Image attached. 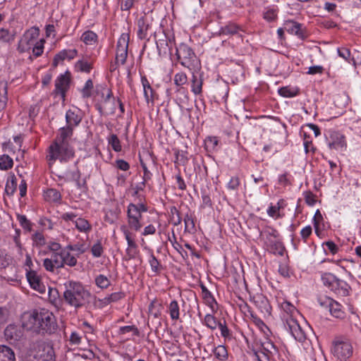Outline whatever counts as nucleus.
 <instances>
[{
  "label": "nucleus",
  "instance_id": "nucleus-1",
  "mask_svg": "<svg viewBox=\"0 0 361 361\" xmlns=\"http://www.w3.org/2000/svg\"><path fill=\"white\" fill-rule=\"evenodd\" d=\"M22 325L27 330L38 334H54L57 329L54 315L49 311L42 309L25 312L21 317Z\"/></svg>",
  "mask_w": 361,
  "mask_h": 361
},
{
  "label": "nucleus",
  "instance_id": "nucleus-2",
  "mask_svg": "<svg viewBox=\"0 0 361 361\" xmlns=\"http://www.w3.org/2000/svg\"><path fill=\"white\" fill-rule=\"evenodd\" d=\"M73 128L67 126L59 129L55 141L49 147L47 159L49 161L59 159L61 161H68L74 156V151L69 145L68 138L73 135Z\"/></svg>",
  "mask_w": 361,
  "mask_h": 361
},
{
  "label": "nucleus",
  "instance_id": "nucleus-3",
  "mask_svg": "<svg viewBox=\"0 0 361 361\" xmlns=\"http://www.w3.org/2000/svg\"><path fill=\"white\" fill-rule=\"evenodd\" d=\"M66 290L63 298L66 303L75 308H79L89 302L91 293L80 282L68 281L64 284Z\"/></svg>",
  "mask_w": 361,
  "mask_h": 361
},
{
  "label": "nucleus",
  "instance_id": "nucleus-4",
  "mask_svg": "<svg viewBox=\"0 0 361 361\" xmlns=\"http://www.w3.org/2000/svg\"><path fill=\"white\" fill-rule=\"evenodd\" d=\"M331 352L338 361H346L353 355V346L347 339L336 338L332 342Z\"/></svg>",
  "mask_w": 361,
  "mask_h": 361
},
{
  "label": "nucleus",
  "instance_id": "nucleus-5",
  "mask_svg": "<svg viewBox=\"0 0 361 361\" xmlns=\"http://www.w3.org/2000/svg\"><path fill=\"white\" fill-rule=\"evenodd\" d=\"M176 54L182 66L190 70L194 68L196 56L193 50L188 44L185 43L179 44V46L176 47Z\"/></svg>",
  "mask_w": 361,
  "mask_h": 361
},
{
  "label": "nucleus",
  "instance_id": "nucleus-6",
  "mask_svg": "<svg viewBox=\"0 0 361 361\" xmlns=\"http://www.w3.org/2000/svg\"><path fill=\"white\" fill-rule=\"evenodd\" d=\"M284 328L288 331L293 337L299 342H304L306 339V334L302 329L297 320L290 315L284 317L283 322Z\"/></svg>",
  "mask_w": 361,
  "mask_h": 361
},
{
  "label": "nucleus",
  "instance_id": "nucleus-7",
  "mask_svg": "<svg viewBox=\"0 0 361 361\" xmlns=\"http://www.w3.org/2000/svg\"><path fill=\"white\" fill-rule=\"evenodd\" d=\"M284 328L288 331L293 337L299 342H304L306 339V334L302 329L297 320L290 315L284 317L283 322Z\"/></svg>",
  "mask_w": 361,
  "mask_h": 361
},
{
  "label": "nucleus",
  "instance_id": "nucleus-8",
  "mask_svg": "<svg viewBox=\"0 0 361 361\" xmlns=\"http://www.w3.org/2000/svg\"><path fill=\"white\" fill-rule=\"evenodd\" d=\"M39 35V30L36 27H32L27 30L20 38L18 50L20 53H23L30 50L32 46L34 44L35 40L37 39Z\"/></svg>",
  "mask_w": 361,
  "mask_h": 361
},
{
  "label": "nucleus",
  "instance_id": "nucleus-9",
  "mask_svg": "<svg viewBox=\"0 0 361 361\" xmlns=\"http://www.w3.org/2000/svg\"><path fill=\"white\" fill-rule=\"evenodd\" d=\"M318 302L322 307H328L331 314L338 319H342L345 317V312L342 310V305L327 296H319L317 298Z\"/></svg>",
  "mask_w": 361,
  "mask_h": 361
},
{
  "label": "nucleus",
  "instance_id": "nucleus-10",
  "mask_svg": "<svg viewBox=\"0 0 361 361\" xmlns=\"http://www.w3.org/2000/svg\"><path fill=\"white\" fill-rule=\"evenodd\" d=\"M137 36L140 39H146L153 32L154 21L151 14L145 13L137 20Z\"/></svg>",
  "mask_w": 361,
  "mask_h": 361
},
{
  "label": "nucleus",
  "instance_id": "nucleus-11",
  "mask_svg": "<svg viewBox=\"0 0 361 361\" xmlns=\"http://www.w3.org/2000/svg\"><path fill=\"white\" fill-rule=\"evenodd\" d=\"M71 82V73L70 71H66L63 74H61L55 80V90L54 93L55 94L61 95L62 99L64 101L66 94L70 88Z\"/></svg>",
  "mask_w": 361,
  "mask_h": 361
},
{
  "label": "nucleus",
  "instance_id": "nucleus-12",
  "mask_svg": "<svg viewBox=\"0 0 361 361\" xmlns=\"http://www.w3.org/2000/svg\"><path fill=\"white\" fill-rule=\"evenodd\" d=\"M128 224L130 229L138 231L142 228L140 220L142 212L136 207L135 204L130 203L127 209Z\"/></svg>",
  "mask_w": 361,
  "mask_h": 361
},
{
  "label": "nucleus",
  "instance_id": "nucleus-13",
  "mask_svg": "<svg viewBox=\"0 0 361 361\" xmlns=\"http://www.w3.org/2000/svg\"><path fill=\"white\" fill-rule=\"evenodd\" d=\"M25 270L26 277L30 287L40 293H44L46 290V287L42 282L40 276L34 270L27 269Z\"/></svg>",
  "mask_w": 361,
  "mask_h": 361
},
{
  "label": "nucleus",
  "instance_id": "nucleus-14",
  "mask_svg": "<svg viewBox=\"0 0 361 361\" xmlns=\"http://www.w3.org/2000/svg\"><path fill=\"white\" fill-rule=\"evenodd\" d=\"M301 27V24L293 20H287L284 23V29L288 32L295 35L299 38L304 39L306 38L307 35Z\"/></svg>",
  "mask_w": 361,
  "mask_h": 361
},
{
  "label": "nucleus",
  "instance_id": "nucleus-15",
  "mask_svg": "<svg viewBox=\"0 0 361 361\" xmlns=\"http://www.w3.org/2000/svg\"><path fill=\"white\" fill-rule=\"evenodd\" d=\"M141 82L143 86L144 96L147 105L153 106L155 99V92L151 87L145 76L142 77Z\"/></svg>",
  "mask_w": 361,
  "mask_h": 361
},
{
  "label": "nucleus",
  "instance_id": "nucleus-16",
  "mask_svg": "<svg viewBox=\"0 0 361 361\" xmlns=\"http://www.w3.org/2000/svg\"><path fill=\"white\" fill-rule=\"evenodd\" d=\"M78 54V51L76 49H64L55 55L53 60V66L56 67L59 63V61H63L65 59L71 60L75 57Z\"/></svg>",
  "mask_w": 361,
  "mask_h": 361
},
{
  "label": "nucleus",
  "instance_id": "nucleus-17",
  "mask_svg": "<svg viewBox=\"0 0 361 361\" xmlns=\"http://www.w3.org/2000/svg\"><path fill=\"white\" fill-rule=\"evenodd\" d=\"M124 235L128 243L126 255L128 257V259H134L138 253L137 246L135 242L132 239L130 233L128 230H124Z\"/></svg>",
  "mask_w": 361,
  "mask_h": 361
},
{
  "label": "nucleus",
  "instance_id": "nucleus-18",
  "mask_svg": "<svg viewBox=\"0 0 361 361\" xmlns=\"http://www.w3.org/2000/svg\"><path fill=\"white\" fill-rule=\"evenodd\" d=\"M82 121V116L78 110L69 109L66 114V121L67 126L74 128L78 126Z\"/></svg>",
  "mask_w": 361,
  "mask_h": 361
},
{
  "label": "nucleus",
  "instance_id": "nucleus-19",
  "mask_svg": "<svg viewBox=\"0 0 361 361\" xmlns=\"http://www.w3.org/2000/svg\"><path fill=\"white\" fill-rule=\"evenodd\" d=\"M331 141L329 142V147L330 149H338L345 147L346 143L345 137L336 132H334L331 135Z\"/></svg>",
  "mask_w": 361,
  "mask_h": 361
},
{
  "label": "nucleus",
  "instance_id": "nucleus-20",
  "mask_svg": "<svg viewBox=\"0 0 361 361\" xmlns=\"http://www.w3.org/2000/svg\"><path fill=\"white\" fill-rule=\"evenodd\" d=\"M4 335L8 340L16 341L20 340L23 334L17 326L10 324L5 329Z\"/></svg>",
  "mask_w": 361,
  "mask_h": 361
},
{
  "label": "nucleus",
  "instance_id": "nucleus-21",
  "mask_svg": "<svg viewBox=\"0 0 361 361\" xmlns=\"http://www.w3.org/2000/svg\"><path fill=\"white\" fill-rule=\"evenodd\" d=\"M201 289L202 293V298L205 300L206 303L212 308L213 312H216L217 310V307H214V305L217 306V303L211 292L204 286L201 285Z\"/></svg>",
  "mask_w": 361,
  "mask_h": 361
},
{
  "label": "nucleus",
  "instance_id": "nucleus-22",
  "mask_svg": "<svg viewBox=\"0 0 361 361\" xmlns=\"http://www.w3.org/2000/svg\"><path fill=\"white\" fill-rule=\"evenodd\" d=\"M348 284L336 277L334 286L331 288V290L335 292L337 294H341L342 295H347L348 294Z\"/></svg>",
  "mask_w": 361,
  "mask_h": 361
},
{
  "label": "nucleus",
  "instance_id": "nucleus-23",
  "mask_svg": "<svg viewBox=\"0 0 361 361\" xmlns=\"http://www.w3.org/2000/svg\"><path fill=\"white\" fill-rule=\"evenodd\" d=\"M16 357L11 348L6 345H0V361H15Z\"/></svg>",
  "mask_w": 361,
  "mask_h": 361
},
{
  "label": "nucleus",
  "instance_id": "nucleus-24",
  "mask_svg": "<svg viewBox=\"0 0 361 361\" xmlns=\"http://www.w3.org/2000/svg\"><path fill=\"white\" fill-rule=\"evenodd\" d=\"M161 305L157 302L155 300H152L148 307L149 315L148 319H158L161 315L160 312Z\"/></svg>",
  "mask_w": 361,
  "mask_h": 361
},
{
  "label": "nucleus",
  "instance_id": "nucleus-25",
  "mask_svg": "<svg viewBox=\"0 0 361 361\" xmlns=\"http://www.w3.org/2000/svg\"><path fill=\"white\" fill-rule=\"evenodd\" d=\"M240 30V28L236 24L230 23L228 25L221 27L219 31V35H233L237 34Z\"/></svg>",
  "mask_w": 361,
  "mask_h": 361
},
{
  "label": "nucleus",
  "instance_id": "nucleus-26",
  "mask_svg": "<svg viewBox=\"0 0 361 361\" xmlns=\"http://www.w3.org/2000/svg\"><path fill=\"white\" fill-rule=\"evenodd\" d=\"M75 68L79 71L88 73L92 69V62L83 58L75 63Z\"/></svg>",
  "mask_w": 361,
  "mask_h": 361
},
{
  "label": "nucleus",
  "instance_id": "nucleus-27",
  "mask_svg": "<svg viewBox=\"0 0 361 361\" xmlns=\"http://www.w3.org/2000/svg\"><path fill=\"white\" fill-rule=\"evenodd\" d=\"M185 231L194 233L196 231L195 218L192 214L187 213L184 216Z\"/></svg>",
  "mask_w": 361,
  "mask_h": 361
},
{
  "label": "nucleus",
  "instance_id": "nucleus-28",
  "mask_svg": "<svg viewBox=\"0 0 361 361\" xmlns=\"http://www.w3.org/2000/svg\"><path fill=\"white\" fill-rule=\"evenodd\" d=\"M81 40L87 45H94L97 42V35L93 31L87 30L82 35Z\"/></svg>",
  "mask_w": 361,
  "mask_h": 361
},
{
  "label": "nucleus",
  "instance_id": "nucleus-29",
  "mask_svg": "<svg viewBox=\"0 0 361 361\" xmlns=\"http://www.w3.org/2000/svg\"><path fill=\"white\" fill-rule=\"evenodd\" d=\"M62 256H63V267L64 265H68L69 267H74L77 264L78 260L76 257L72 255L69 251L66 249L62 250Z\"/></svg>",
  "mask_w": 361,
  "mask_h": 361
},
{
  "label": "nucleus",
  "instance_id": "nucleus-30",
  "mask_svg": "<svg viewBox=\"0 0 361 361\" xmlns=\"http://www.w3.org/2000/svg\"><path fill=\"white\" fill-rule=\"evenodd\" d=\"M169 312L173 320H178L180 318V308L176 300H173L169 305Z\"/></svg>",
  "mask_w": 361,
  "mask_h": 361
},
{
  "label": "nucleus",
  "instance_id": "nucleus-31",
  "mask_svg": "<svg viewBox=\"0 0 361 361\" xmlns=\"http://www.w3.org/2000/svg\"><path fill=\"white\" fill-rule=\"evenodd\" d=\"M75 225L77 229H78L80 232L87 233L89 232L92 228V226L88 221L83 218H78L75 221Z\"/></svg>",
  "mask_w": 361,
  "mask_h": 361
},
{
  "label": "nucleus",
  "instance_id": "nucleus-32",
  "mask_svg": "<svg viewBox=\"0 0 361 361\" xmlns=\"http://www.w3.org/2000/svg\"><path fill=\"white\" fill-rule=\"evenodd\" d=\"M44 198L49 202H58L61 200V195L57 190L50 188L44 192Z\"/></svg>",
  "mask_w": 361,
  "mask_h": 361
},
{
  "label": "nucleus",
  "instance_id": "nucleus-33",
  "mask_svg": "<svg viewBox=\"0 0 361 361\" xmlns=\"http://www.w3.org/2000/svg\"><path fill=\"white\" fill-rule=\"evenodd\" d=\"M220 322L221 321H218L214 316L210 314H206L204 319V324L212 330H215Z\"/></svg>",
  "mask_w": 361,
  "mask_h": 361
},
{
  "label": "nucleus",
  "instance_id": "nucleus-34",
  "mask_svg": "<svg viewBox=\"0 0 361 361\" xmlns=\"http://www.w3.org/2000/svg\"><path fill=\"white\" fill-rule=\"evenodd\" d=\"M157 47L160 56L166 55L167 54L170 49L169 47V43L166 37H164V39H160L157 42Z\"/></svg>",
  "mask_w": 361,
  "mask_h": 361
},
{
  "label": "nucleus",
  "instance_id": "nucleus-35",
  "mask_svg": "<svg viewBox=\"0 0 361 361\" xmlns=\"http://www.w3.org/2000/svg\"><path fill=\"white\" fill-rule=\"evenodd\" d=\"M170 221L174 226H178L182 221L180 214L174 206L170 209Z\"/></svg>",
  "mask_w": 361,
  "mask_h": 361
},
{
  "label": "nucleus",
  "instance_id": "nucleus-36",
  "mask_svg": "<svg viewBox=\"0 0 361 361\" xmlns=\"http://www.w3.org/2000/svg\"><path fill=\"white\" fill-rule=\"evenodd\" d=\"M15 39V32H11L5 28H0V41L10 43Z\"/></svg>",
  "mask_w": 361,
  "mask_h": 361
},
{
  "label": "nucleus",
  "instance_id": "nucleus-37",
  "mask_svg": "<svg viewBox=\"0 0 361 361\" xmlns=\"http://www.w3.org/2000/svg\"><path fill=\"white\" fill-rule=\"evenodd\" d=\"M17 183L14 175L11 176L6 182L5 192L8 195H12L16 190Z\"/></svg>",
  "mask_w": 361,
  "mask_h": 361
},
{
  "label": "nucleus",
  "instance_id": "nucleus-38",
  "mask_svg": "<svg viewBox=\"0 0 361 361\" xmlns=\"http://www.w3.org/2000/svg\"><path fill=\"white\" fill-rule=\"evenodd\" d=\"M173 80L174 84L180 87L178 89V91H181L183 90L181 86L187 83L188 78L185 73L181 72L175 75Z\"/></svg>",
  "mask_w": 361,
  "mask_h": 361
},
{
  "label": "nucleus",
  "instance_id": "nucleus-39",
  "mask_svg": "<svg viewBox=\"0 0 361 361\" xmlns=\"http://www.w3.org/2000/svg\"><path fill=\"white\" fill-rule=\"evenodd\" d=\"M7 93L6 83L0 82V111L6 107L7 102V97L6 94Z\"/></svg>",
  "mask_w": 361,
  "mask_h": 361
},
{
  "label": "nucleus",
  "instance_id": "nucleus-40",
  "mask_svg": "<svg viewBox=\"0 0 361 361\" xmlns=\"http://www.w3.org/2000/svg\"><path fill=\"white\" fill-rule=\"evenodd\" d=\"M13 165V159L7 154L0 157V169L8 170L11 169Z\"/></svg>",
  "mask_w": 361,
  "mask_h": 361
},
{
  "label": "nucleus",
  "instance_id": "nucleus-41",
  "mask_svg": "<svg viewBox=\"0 0 361 361\" xmlns=\"http://www.w3.org/2000/svg\"><path fill=\"white\" fill-rule=\"evenodd\" d=\"M95 284L102 289H106L111 285V282L106 276L99 274L95 278Z\"/></svg>",
  "mask_w": 361,
  "mask_h": 361
},
{
  "label": "nucleus",
  "instance_id": "nucleus-42",
  "mask_svg": "<svg viewBox=\"0 0 361 361\" xmlns=\"http://www.w3.org/2000/svg\"><path fill=\"white\" fill-rule=\"evenodd\" d=\"M108 142L115 152L121 151L122 147L121 142L116 135L111 134L108 139Z\"/></svg>",
  "mask_w": 361,
  "mask_h": 361
},
{
  "label": "nucleus",
  "instance_id": "nucleus-43",
  "mask_svg": "<svg viewBox=\"0 0 361 361\" xmlns=\"http://www.w3.org/2000/svg\"><path fill=\"white\" fill-rule=\"evenodd\" d=\"M50 259L54 263V265L56 267V269L63 267V256L62 250L60 252H52L50 257Z\"/></svg>",
  "mask_w": 361,
  "mask_h": 361
},
{
  "label": "nucleus",
  "instance_id": "nucleus-44",
  "mask_svg": "<svg viewBox=\"0 0 361 361\" xmlns=\"http://www.w3.org/2000/svg\"><path fill=\"white\" fill-rule=\"evenodd\" d=\"M253 361H270L269 355L263 350H254Z\"/></svg>",
  "mask_w": 361,
  "mask_h": 361
},
{
  "label": "nucleus",
  "instance_id": "nucleus-45",
  "mask_svg": "<svg viewBox=\"0 0 361 361\" xmlns=\"http://www.w3.org/2000/svg\"><path fill=\"white\" fill-rule=\"evenodd\" d=\"M214 354L216 358L221 360H225L228 356L227 350L224 345H218L214 350Z\"/></svg>",
  "mask_w": 361,
  "mask_h": 361
},
{
  "label": "nucleus",
  "instance_id": "nucleus-46",
  "mask_svg": "<svg viewBox=\"0 0 361 361\" xmlns=\"http://www.w3.org/2000/svg\"><path fill=\"white\" fill-rule=\"evenodd\" d=\"M202 80L197 79V77L193 75H192V91L195 94H199L202 92Z\"/></svg>",
  "mask_w": 361,
  "mask_h": 361
},
{
  "label": "nucleus",
  "instance_id": "nucleus-47",
  "mask_svg": "<svg viewBox=\"0 0 361 361\" xmlns=\"http://www.w3.org/2000/svg\"><path fill=\"white\" fill-rule=\"evenodd\" d=\"M66 250H71L77 252V255L79 256L81 254H83L87 250V247L85 244H75V245H68L65 248Z\"/></svg>",
  "mask_w": 361,
  "mask_h": 361
},
{
  "label": "nucleus",
  "instance_id": "nucleus-48",
  "mask_svg": "<svg viewBox=\"0 0 361 361\" xmlns=\"http://www.w3.org/2000/svg\"><path fill=\"white\" fill-rule=\"evenodd\" d=\"M123 297H124V294L121 292L113 293L111 295H109L108 297H106L104 299L103 302L104 305H109V303H111L112 302H116V301L121 300Z\"/></svg>",
  "mask_w": 361,
  "mask_h": 361
},
{
  "label": "nucleus",
  "instance_id": "nucleus-49",
  "mask_svg": "<svg viewBox=\"0 0 361 361\" xmlns=\"http://www.w3.org/2000/svg\"><path fill=\"white\" fill-rule=\"evenodd\" d=\"M129 37L126 34H122L118 39L116 46V49H128V48Z\"/></svg>",
  "mask_w": 361,
  "mask_h": 361
},
{
  "label": "nucleus",
  "instance_id": "nucleus-50",
  "mask_svg": "<svg viewBox=\"0 0 361 361\" xmlns=\"http://www.w3.org/2000/svg\"><path fill=\"white\" fill-rule=\"evenodd\" d=\"M281 307L285 312L282 317L283 322H284V317L286 315H290L293 317V314L296 311L295 307L288 302H284L281 304Z\"/></svg>",
  "mask_w": 361,
  "mask_h": 361
},
{
  "label": "nucleus",
  "instance_id": "nucleus-51",
  "mask_svg": "<svg viewBox=\"0 0 361 361\" xmlns=\"http://www.w3.org/2000/svg\"><path fill=\"white\" fill-rule=\"evenodd\" d=\"M93 89V82L91 79L86 81L85 86L82 90V97L88 98L92 95V90Z\"/></svg>",
  "mask_w": 361,
  "mask_h": 361
},
{
  "label": "nucleus",
  "instance_id": "nucleus-52",
  "mask_svg": "<svg viewBox=\"0 0 361 361\" xmlns=\"http://www.w3.org/2000/svg\"><path fill=\"white\" fill-rule=\"evenodd\" d=\"M337 51L338 56L344 59L347 62L350 63L352 61L355 63L354 59L350 58V51L348 49L345 47L338 48Z\"/></svg>",
  "mask_w": 361,
  "mask_h": 361
},
{
  "label": "nucleus",
  "instance_id": "nucleus-53",
  "mask_svg": "<svg viewBox=\"0 0 361 361\" xmlns=\"http://www.w3.org/2000/svg\"><path fill=\"white\" fill-rule=\"evenodd\" d=\"M128 56V49H116V61L123 65Z\"/></svg>",
  "mask_w": 361,
  "mask_h": 361
},
{
  "label": "nucleus",
  "instance_id": "nucleus-54",
  "mask_svg": "<svg viewBox=\"0 0 361 361\" xmlns=\"http://www.w3.org/2000/svg\"><path fill=\"white\" fill-rule=\"evenodd\" d=\"M17 219L18 220L20 226L24 229H26L29 231H30L32 230V224L30 223V221L27 219V217L25 215L18 214Z\"/></svg>",
  "mask_w": 361,
  "mask_h": 361
},
{
  "label": "nucleus",
  "instance_id": "nucleus-55",
  "mask_svg": "<svg viewBox=\"0 0 361 361\" xmlns=\"http://www.w3.org/2000/svg\"><path fill=\"white\" fill-rule=\"evenodd\" d=\"M336 277V276L332 274L326 273L322 276V280L323 281V283L331 289L332 286H334V282Z\"/></svg>",
  "mask_w": 361,
  "mask_h": 361
},
{
  "label": "nucleus",
  "instance_id": "nucleus-56",
  "mask_svg": "<svg viewBox=\"0 0 361 361\" xmlns=\"http://www.w3.org/2000/svg\"><path fill=\"white\" fill-rule=\"evenodd\" d=\"M279 94L284 97H292L298 94V91L291 90L288 87H283L279 90Z\"/></svg>",
  "mask_w": 361,
  "mask_h": 361
},
{
  "label": "nucleus",
  "instance_id": "nucleus-57",
  "mask_svg": "<svg viewBox=\"0 0 361 361\" xmlns=\"http://www.w3.org/2000/svg\"><path fill=\"white\" fill-rule=\"evenodd\" d=\"M44 42V39H41L39 42H37L32 48V53L36 57L41 56L43 53Z\"/></svg>",
  "mask_w": 361,
  "mask_h": 361
},
{
  "label": "nucleus",
  "instance_id": "nucleus-58",
  "mask_svg": "<svg viewBox=\"0 0 361 361\" xmlns=\"http://www.w3.org/2000/svg\"><path fill=\"white\" fill-rule=\"evenodd\" d=\"M92 254L95 257H99L103 253V247L100 242L94 244L91 249Z\"/></svg>",
  "mask_w": 361,
  "mask_h": 361
},
{
  "label": "nucleus",
  "instance_id": "nucleus-59",
  "mask_svg": "<svg viewBox=\"0 0 361 361\" xmlns=\"http://www.w3.org/2000/svg\"><path fill=\"white\" fill-rule=\"evenodd\" d=\"M219 140L216 137H209L205 140L207 149H214L218 145Z\"/></svg>",
  "mask_w": 361,
  "mask_h": 361
},
{
  "label": "nucleus",
  "instance_id": "nucleus-60",
  "mask_svg": "<svg viewBox=\"0 0 361 361\" xmlns=\"http://www.w3.org/2000/svg\"><path fill=\"white\" fill-rule=\"evenodd\" d=\"M32 240H33L34 243L38 246H42L45 244L44 237L43 234L40 232H36L32 235Z\"/></svg>",
  "mask_w": 361,
  "mask_h": 361
},
{
  "label": "nucleus",
  "instance_id": "nucleus-61",
  "mask_svg": "<svg viewBox=\"0 0 361 361\" xmlns=\"http://www.w3.org/2000/svg\"><path fill=\"white\" fill-rule=\"evenodd\" d=\"M149 264L152 268V270L154 273H159V267L160 264L158 259L156 258V257L154 255H151L150 259H149Z\"/></svg>",
  "mask_w": 361,
  "mask_h": 361
},
{
  "label": "nucleus",
  "instance_id": "nucleus-62",
  "mask_svg": "<svg viewBox=\"0 0 361 361\" xmlns=\"http://www.w3.org/2000/svg\"><path fill=\"white\" fill-rule=\"evenodd\" d=\"M218 326L221 330V334L223 337H224L225 338H230V336H231L230 331L226 326V323L225 320H224L223 322H221V321L220 323L219 324Z\"/></svg>",
  "mask_w": 361,
  "mask_h": 361
},
{
  "label": "nucleus",
  "instance_id": "nucleus-63",
  "mask_svg": "<svg viewBox=\"0 0 361 361\" xmlns=\"http://www.w3.org/2000/svg\"><path fill=\"white\" fill-rule=\"evenodd\" d=\"M276 17L277 13L274 9H269L264 13V18L268 21H273Z\"/></svg>",
  "mask_w": 361,
  "mask_h": 361
},
{
  "label": "nucleus",
  "instance_id": "nucleus-64",
  "mask_svg": "<svg viewBox=\"0 0 361 361\" xmlns=\"http://www.w3.org/2000/svg\"><path fill=\"white\" fill-rule=\"evenodd\" d=\"M116 166L122 171H128L130 169L129 164L123 159H118L116 161Z\"/></svg>",
  "mask_w": 361,
  "mask_h": 361
}]
</instances>
